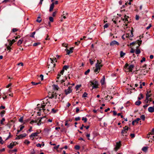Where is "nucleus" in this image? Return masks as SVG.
Instances as JSON below:
<instances>
[{"label": "nucleus", "instance_id": "nucleus-9", "mask_svg": "<svg viewBox=\"0 0 154 154\" xmlns=\"http://www.w3.org/2000/svg\"><path fill=\"white\" fill-rule=\"evenodd\" d=\"M121 144L120 141L119 142H117L116 144V145L115 147L114 148V150L116 151H117L120 148Z\"/></svg>", "mask_w": 154, "mask_h": 154}, {"label": "nucleus", "instance_id": "nucleus-28", "mask_svg": "<svg viewBox=\"0 0 154 154\" xmlns=\"http://www.w3.org/2000/svg\"><path fill=\"white\" fill-rule=\"evenodd\" d=\"M37 106L38 108L39 109V111H41L42 110V109H41V104H38L37 105Z\"/></svg>", "mask_w": 154, "mask_h": 154}, {"label": "nucleus", "instance_id": "nucleus-5", "mask_svg": "<svg viewBox=\"0 0 154 154\" xmlns=\"http://www.w3.org/2000/svg\"><path fill=\"white\" fill-rule=\"evenodd\" d=\"M129 129V128L128 126H126L123 128V129L122 130L121 133L122 135L124 136L127 137L128 134L127 133V131Z\"/></svg>", "mask_w": 154, "mask_h": 154}, {"label": "nucleus", "instance_id": "nucleus-31", "mask_svg": "<svg viewBox=\"0 0 154 154\" xmlns=\"http://www.w3.org/2000/svg\"><path fill=\"white\" fill-rule=\"evenodd\" d=\"M38 122V120H37V119L35 120H32L30 121V123L31 124H32L33 123H37Z\"/></svg>", "mask_w": 154, "mask_h": 154}, {"label": "nucleus", "instance_id": "nucleus-17", "mask_svg": "<svg viewBox=\"0 0 154 154\" xmlns=\"http://www.w3.org/2000/svg\"><path fill=\"white\" fill-rule=\"evenodd\" d=\"M42 119V118H38L37 120H38V122H37V125H40L41 124V119Z\"/></svg>", "mask_w": 154, "mask_h": 154}, {"label": "nucleus", "instance_id": "nucleus-23", "mask_svg": "<svg viewBox=\"0 0 154 154\" xmlns=\"http://www.w3.org/2000/svg\"><path fill=\"white\" fill-rule=\"evenodd\" d=\"M125 54V53L121 51L120 52V56L121 57H123Z\"/></svg>", "mask_w": 154, "mask_h": 154}, {"label": "nucleus", "instance_id": "nucleus-53", "mask_svg": "<svg viewBox=\"0 0 154 154\" xmlns=\"http://www.w3.org/2000/svg\"><path fill=\"white\" fill-rule=\"evenodd\" d=\"M109 25L107 23H106L105 24V25L103 26V27L104 29L107 28L108 27Z\"/></svg>", "mask_w": 154, "mask_h": 154}, {"label": "nucleus", "instance_id": "nucleus-13", "mask_svg": "<svg viewBox=\"0 0 154 154\" xmlns=\"http://www.w3.org/2000/svg\"><path fill=\"white\" fill-rule=\"evenodd\" d=\"M105 76L104 75L103 76L102 78L100 81V82L101 83L102 85H103L105 84Z\"/></svg>", "mask_w": 154, "mask_h": 154}, {"label": "nucleus", "instance_id": "nucleus-24", "mask_svg": "<svg viewBox=\"0 0 154 154\" xmlns=\"http://www.w3.org/2000/svg\"><path fill=\"white\" fill-rule=\"evenodd\" d=\"M41 21H42V19H41V17H37V18L36 20V22H37L38 23H39L41 22Z\"/></svg>", "mask_w": 154, "mask_h": 154}, {"label": "nucleus", "instance_id": "nucleus-47", "mask_svg": "<svg viewBox=\"0 0 154 154\" xmlns=\"http://www.w3.org/2000/svg\"><path fill=\"white\" fill-rule=\"evenodd\" d=\"M62 46L65 47L66 48L68 47V44L65 43H63L62 45Z\"/></svg>", "mask_w": 154, "mask_h": 154}, {"label": "nucleus", "instance_id": "nucleus-61", "mask_svg": "<svg viewBox=\"0 0 154 154\" xmlns=\"http://www.w3.org/2000/svg\"><path fill=\"white\" fill-rule=\"evenodd\" d=\"M74 49L73 47H72L70 48V50H69L70 51L71 53H72L73 52V50Z\"/></svg>", "mask_w": 154, "mask_h": 154}, {"label": "nucleus", "instance_id": "nucleus-34", "mask_svg": "<svg viewBox=\"0 0 154 154\" xmlns=\"http://www.w3.org/2000/svg\"><path fill=\"white\" fill-rule=\"evenodd\" d=\"M140 51L139 49H137L135 52V53L137 54H139L140 53Z\"/></svg>", "mask_w": 154, "mask_h": 154}, {"label": "nucleus", "instance_id": "nucleus-52", "mask_svg": "<svg viewBox=\"0 0 154 154\" xmlns=\"http://www.w3.org/2000/svg\"><path fill=\"white\" fill-rule=\"evenodd\" d=\"M67 79V77H66L65 79L61 80L60 81V82L61 83H64L65 82V80H66Z\"/></svg>", "mask_w": 154, "mask_h": 154}, {"label": "nucleus", "instance_id": "nucleus-7", "mask_svg": "<svg viewBox=\"0 0 154 154\" xmlns=\"http://www.w3.org/2000/svg\"><path fill=\"white\" fill-rule=\"evenodd\" d=\"M39 132H36L32 133L29 136L30 138L32 139L33 140L34 137H35L38 136V135L39 134Z\"/></svg>", "mask_w": 154, "mask_h": 154}, {"label": "nucleus", "instance_id": "nucleus-22", "mask_svg": "<svg viewBox=\"0 0 154 154\" xmlns=\"http://www.w3.org/2000/svg\"><path fill=\"white\" fill-rule=\"evenodd\" d=\"M141 102L140 101V100H138L135 102V104L137 106H139L141 104Z\"/></svg>", "mask_w": 154, "mask_h": 154}, {"label": "nucleus", "instance_id": "nucleus-26", "mask_svg": "<svg viewBox=\"0 0 154 154\" xmlns=\"http://www.w3.org/2000/svg\"><path fill=\"white\" fill-rule=\"evenodd\" d=\"M5 110H3L0 112V115L2 117L4 114L5 113Z\"/></svg>", "mask_w": 154, "mask_h": 154}, {"label": "nucleus", "instance_id": "nucleus-19", "mask_svg": "<svg viewBox=\"0 0 154 154\" xmlns=\"http://www.w3.org/2000/svg\"><path fill=\"white\" fill-rule=\"evenodd\" d=\"M148 147L147 146H144L143 147L142 149V150L144 152H146L148 149Z\"/></svg>", "mask_w": 154, "mask_h": 154}, {"label": "nucleus", "instance_id": "nucleus-58", "mask_svg": "<svg viewBox=\"0 0 154 154\" xmlns=\"http://www.w3.org/2000/svg\"><path fill=\"white\" fill-rule=\"evenodd\" d=\"M61 75L62 74L60 73H60H59L57 75V79H59L60 77L61 76Z\"/></svg>", "mask_w": 154, "mask_h": 154}, {"label": "nucleus", "instance_id": "nucleus-62", "mask_svg": "<svg viewBox=\"0 0 154 154\" xmlns=\"http://www.w3.org/2000/svg\"><path fill=\"white\" fill-rule=\"evenodd\" d=\"M39 77L41 78V80L42 81L43 80V75H42L41 74L40 75Z\"/></svg>", "mask_w": 154, "mask_h": 154}, {"label": "nucleus", "instance_id": "nucleus-36", "mask_svg": "<svg viewBox=\"0 0 154 154\" xmlns=\"http://www.w3.org/2000/svg\"><path fill=\"white\" fill-rule=\"evenodd\" d=\"M87 95H88V94L86 92H85L82 96V97H87Z\"/></svg>", "mask_w": 154, "mask_h": 154}, {"label": "nucleus", "instance_id": "nucleus-63", "mask_svg": "<svg viewBox=\"0 0 154 154\" xmlns=\"http://www.w3.org/2000/svg\"><path fill=\"white\" fill-rule=\"evenodd\" d=\"M122 20L123 21H124V22L125 23V21H128V19L127 18H126L125 17L123 19H122Z\"/></svg>", "mask_w": 154, "mask_h": 154}, {"label": "nucleus", "instance_id": "nucleus-2", "mask_svg": "<svg viewBox=\"0 0 154 154\" xmlns=\"http://www.w3.org/2000/svg\"><path fill=\"white\" fill-rule=\"evenodd\" d=\"M97 63L95 65V69L94 70V72H99L100 68L102 67L103 65L101 64V62H99V60H97Z\"/></svg>", "mask_w": 154, "mask_h": 154}, {"label": "nucleus", "instance_id": "nucleus-16", "mask_svg": "<svg viewBox=\"0 0 154 154\" xmlns=\"http://www.w3.org/2000/svg\"><path fill=\"white\" fill-rule=\"evenodd\" d=\"M54 2H53L50 5L49 9V11H52L54 8Z\"/></svg>", "mask_w": 154, "mask_h": 154}, {"label": "nucleus", "instance_id": "nucleus-35", "mask_svg": "<svg viewBox=\"0 0 154 154\" xmlns=\"http://www.w3.org/2000/svg\"><path fill=\"white\" fill-rule=\"evenodd\" d=\"M69 68V66H68L65 65L64 66L63 68V69L64 70H67V69H68Z\"/></svg>", "mask_w": 154, "mask_h": 154}, {"label": "nucleus", "instance_id": "nucleus-20", "mask_svg": "<svg viewBox=\"0 0 154 154\" xmlns=\"http://www.w3.org/2000/svg\"><path fill=\"white\" fill-rule=\"evenodd\" d=\"M50 60H51V62L52 63L54 62V61H55L56 62H57L56 58L55 57L53 58H50Z\"/></svg>", "mask_w": 154, "mask_h": 154}, {"label": "nucleus", "instance_id": "nucleus-32", "mask_svg": "<svg viewBox=\"0 0 154 154\" xmlns=\"http://www.w3.org/2000/svg\"><path fill=\"white\" fill-rule=\"evenodd\" d=\"M24 143H25L26 144L28 145L29 144L30 142L28 140H24Z\"/></svg>", "mask_w": 154, "mask_h": 154}, {"label": "nucleus", "instance_id": "nucleus-29", "mask_svg": "<svg viewBox=\"0 0 154 154\" xmlns=\"http://www.w3.org/2000/svg\"><path fill=\"white\" fill-rule=\"evenodd\" d=\"M140 118V119H141L143 121H144L145 120V116L144 115H142L141 116Z\"/></svg>", "mask_w": 154, "mask_h": 154}, {"label": "nucleus", "instance_id": "nucleus-30", "mask_svg": "<svg viewBox=\"0 0 154 154\" xmlns=\"http://www.w3.org/2000/svg\"><path fill=\"white\" fill-rule=\"evenodd\" d=\"M31 83L32 84V85H37L38 84H41V82H38V83H35L34 82H31Z\"/></svg>", "mask_w": 154, "mask_h": 154}, {"label": "nucleus", "instance_id": "nucleus-49", "mask_svg": "<svg viewBox=\"0 0 154 154\" xmlns=\"http://www.w3.org/2000/svg\"><path fill=\"white\" fill-rule=\"evenodd\" d=\"M142 42V41L141 40H138V42L137 43L139 45V46H140V45L141 44Z\"/></svg>", "mask_w": 154, "mask_h": 154}, {"label": "nucleus", "instance_id": "nucleus-14", "mask_svg": "<svg viewBox=\"0 0 154 154\" xmlns=\"http://www.w3.org/2000/svg\"><path fill=\"white\" fill-rule=\"evenodd\" d=\"M15 145L16 144H14V143H11L9 145L7 146V147L9 149H12Z\"/></svg>", "mask_w": 154, "mask_h": 154}, {"label": "nucleus", "instance_id": "nucleus-11", "mask_svg": "<svg viewBox=\"0 0 154 154\" xmlns=\"http://www.w3.org/2000/svg\"><path fill=\"white\" fill-rule=\"evenodd\" d=\"M115 45H119V43L115 40H113L112 41L110 44V45L111 46H113Z\"/></svg>", "mask_w": 154, "mask_h": 154}, {"label": "nucleus", "instance_id": "nucleus-18", "mask_svg": "<svg viewBox=\"0 0 154 154\" xmlns=\"http://www.w3.org/2000/svg\"><path fill=\"white\" fill-rule=\"evenodd\" d=\"M23 41V39H20L19 40L18 42H17V45H20L22 43Z\"/></svg>", "mask_w": 154, "mask_h": 154}, {"label": "nucleus", "instance_id": "nucleus-59", "mask_svg": "<svg viewBox=\"0 0 154 154\" xmlns=\"http://www.w3.org/2000/svg\"><path fill=\"white\" fill-rule=\"evenodd\" d=\"M19 121L21 122H23V118L22 117H21L19 119Z\"/></svg>", "mask_w": 154, "mask_h": 154}, {"label": "nucleus", "instance_id": "nucleus-56", "mask_svg": "<svg viewBox=\"0 0 154 154\" xmlns=\"http://www.w3.org/2000/svg\"><path fill=\"white\" fill-rule=\"evenodd\" d=\"M80 119V118L79 117H76L75 118V120L76 121L79 120Z\"/></svg>", "mask_w": 154, "mask_h": 154}, {"label": "nucleus", "instance_id": "nucleus-6", "mask_svg": "<svg viewBox=\"0 0 154 154\" xmlns=\"http://www.w3.org/2000/svg\"><path fill=\"white\" fill-rule=\"evenodd\" d=\"M50 103L49 101L45 102H44V101H43L42 102V103H41V108H42V110H43L44 109H45V107L46 105L48 104V106H49Z\"/></svg>", "mask_w": 154, "mask_h": 154}, {"label": "nucleus", "instance_id": "nucleus-39", "mask_svg": "<svg viewBox=\"0 0 154 154\" xmlns=\"http://www.w3.org/2000/svg\"><path fill=\"white\" fill-rule=\"evenodd\" d=\"M35 32H32L30 35V37H32V38H34V35L35 34Z\"/></svg>", "mask_w": 154, "mask_h": 154}, {"label": "nucleus", "instance_id": "nucleus-43", "mask_svg": "<svg viewBox=\"0 0 154 154\" xmlns=\"http://www.w3.org/2000/svg\"><path fill=\"white\" fill-rule=\"evenodd\" d=\"M90 72V69H88L85 72V74L86 75H88V74Z\"/></svg>", "mask_w": 154, "mask_h": 154}, {"label": "nucleus", "instance_id": "nucleus-3", "mask_svg": "<svg viewBox=\"0 0 154 154\" xmlns=\"http://www.w3.org/2000/svg\"><path fill=\"white\" fill-rule=\"evenodd\" d=\"M90 85H92V88L95 89L98 88V82L96 79H94L89 82Z\"/></svg>", "mask_w": 154, "mask_h": 154}, {"label": "nucleus", "instance_id": "nucleus-12", "mask_svg": "<svg viewBox=\"0 0 154 154\" xmlns=\"http://www.w3.org/2000/svg\"><path fill=\"white\" fill-rule=\"evenodd\" d=\"M148 111L151 113L154 112V105L152 107H149L148 108Z\"/></svg>", "mask_w": 154, "mask_h": 154}, {"label": "nucleus", "instance_id": "nucleus-51", "mask_svg": "<svg viewBox=\"0 0 154 154\" xmlns=\"http://www.w3.org/2000/svg\"><path fill=\"white\" fill-rule=\"evenodd\" d=\"M11 151V152L10 151L9 152V153H10L11 152V153H12L13 152H17V149H14L12 150H10Z\"/></svg>", "mask_w": 154, "mask_h": 154}, {"label": "nucleus", "instance_id": "nucleus-48", "mask_svg": "<svg viewBox=\"0 0 154 154\" xmlns=\"http://www.w3.org/2000/svg\"><path fill=\"white\" fill-rule=\"evenodd\" d=\"M30 154H35V152L34 149L31 150Z\"/></svg>", "mask_w": 154, "mask_h": 154}, {"label": "nucleus", "instance_id": "nucleus-25", "mask_svg": "<svg viewBox=\"0 0 154 154\" xmlns=\"http://www.w3.org/2000/svg\"><path fill=\"white\" fill-rule=\"evenodd\" d=\"M57 110H55L54 108H53L51 109V113H55L57 112Z\"/></svg>", "mask_w": 154, "mask_h": 154}, {"label": "nucleus", "instance_id": "nucleus-10", "mask_svg": "<svg viewBox=\"0 0 154 154\" xmlns=\"http://www.w3.org/2000/svg\"><path fill=\"white\" fill-rule=\"evenodd\" d=\"M72 87L69 86L67 89H65L64 91L65 94L67 95L72 92V90L71 89Z\"/></svg>", "mask_w": 154, "mask_h": 154}, {"label": "nucleus", "instance_id": "nucleus-50", "mask_svg": "<svg viewBox=\"0 0 154 154\" xmlns=\"http://www.w3.org/2000/svg\"><path fill=\"white\" fill-rule=\"evenodd\" d=\"M20 131H21L24 128V126L22 125H20Z\"/></svg>", "mask_w": 154, "mask_h": 154}, {"label": "nucleus", "instance_id": "nucleus-8", "mask_svg": "<svg viewBox=\"0 0 154 154\" xmlns=\"http://www.w3.org/2000/svg\"><path fill=\"white\" fill-rule=\"evenodd\" d=\"M27 134L26 133H23L22 134H21L15 138L16 140H19L20 139H22L23 137H25L26 136Z\"/></svg>", "mask_w": 154, "mask_h": 154}, {"label": "nucleus", "instance_id": "nucleus-46", "mask_svg": "<svg viewBox=\"0 0 154 154\" xmlns=\"http://www.w3.org/2000/svg\"><path fill=\"white\" fill-rule=\"evenodd\" d=\"M49 20H50V22H52L54 21V18L52 17H49Z\"/></svg>", "mask_w": 154, "mask_h": 154}, {"label": "nucleus", "instance_id": "nucleus-55", "mask_svg": "<svg viewBox=\"0 0 154 154\" xmlns=\"http://www.w3.org/2000/svg\"><path fill=\"white\" fill-rule=\"evenodd\" d=\"M81 85H77L75 86V88L76 90H78L79 88L81 87Z\"/></svg>", "mask_w": 154, "mask_h": 154}, {"label": "nucleus", "instance_id": "nucleus-37", "mask_svg": "<svg viewBox=\"0 0 154 154\" xmlns=\"http://www.w3.org/2000/svg\"><path fill=\"white\" fill-rule=\"evenodd\" d=\"M54 90H58L59 89V87L57 85H54Z\"/></svg>", "mask_w": 154, "mask_h": 154}, {"label": "nucleus", "instance_id": "nucleus-42", "mask_svg": "<svg viewBox=\"0 0 154 154\" xmlns=\"http://www.w3.org/2000/svg\"><path fill=\"white\" fill-rule=\"evenodd\" d=\"M60 146V145H58L57 146H55L53 147V149H56L57 150V152H59V151L58 150H57V149L59 148V147Z\"/></svg>", "mask_w": 154, "mask_h": 154}, {"label": "nucleus", "instance_id": "nucleus-54", "mask_svg": "<svg viewBox=\"0 0 154 154\" xmlns=\"http://www.w3.org/2000/svg\"><path fill=\"white\" fill-rule=\"evenodd\" d=\"M146 58L144 57H143L142 58V59L141 60L140 62L141 63H143V62L145 61Z\"/></svg>", "mask_w": 154, "mask_h": 154}, {"label": "nucleus", "instance_id": "nucleus-60", "mask_svg": "<svg viewBox=\"0 0 154 154\" xmlns=\"http://www.w3.org/2000/svg\"><path fill=\"white\" fill-rule=\"evenodd\" d=\"M68 121H66L65 122V126H67L68 127H69V125L68 124Z\"/></svg>", "mask_w": 154, "mask_h": 154}, {"label": "nucleus", "instance_id": "nucleus-15", "mask_svg": "<svg viewBox=\"0 0 154 154\" xmlns=\"http://www.w3.org/2000/svg\"><path fill=\"white\" fill-rule=\"evenodd\" d=\"M48 106V108L47 109H46V110H47V112H45V114H49L50 113H49V112L50 111L51 109V105H49V106Z\"/></svg>", "mask_w": 154, "mask_h": 154}, {"label": "nucleus", "instance_id": "nucleus-44", "mask_svg": "<svg viewBox=\"0 0 154 154\" xmlns=\"http://www.w3.org/2000/svg\"><path fill=\"white\" fill-rule=\"evenodd\" d=\"M5 119L4 118H3L0 121V124L2 125H4L3 122L5 121Z\"/></svg>", "mask_w": 154, "mask_h": 154}, {"label": "nucleus", "instance_id": "nucleus-41", "mask_svg": "<svg viewBox=\"0 0 154 154\" xmlns=\"http://www.w3.org/2000/svg\"><path fill=\"white\" fill-rule=\"evenodd\" d=\"M82 120L84 121V122L86 123L87 122V119L86 117H83L82 118Z\"/></svg>", "mask_w": 154, "mask_h": 154}, {"label": "nucleus", "instance_id": "nucleus-45", "mask_svg": "<svg viewBox=\"0 0 154 154\" xmlns=\"http://www.w3.org/2000/svg\"><path fill=\"white\" fill-rule=\"evenodd\" d=\"M40 44L41 43L40 42L35 43H34L33 44V46H35L38 45H40Z\"/></svg>", "mask_w": 154, "mask_h": 154}, {"label": "nucleus", "instance_id": "nucleus-4", "mask_svg": "<svg viewBox=\"0 0 154 154\" xmlns=\"http://www.w3.org/2000/svg\"><path fill=\"white\" fill-rule=\"evenodd\" d=\"M61 96V94H60L59 95V96L57 95L56 93L53 92L51 95V96L49 97L50 98L52 99L54 98H55V99H57V97L58 98V100H57L58 101H60L63 99L62 97L61 96V98L60 97Z\"/></svg>", "mask_w": 154, "mask_h": 154}, {"label": "nucleus", "instance_id": "nucleus-1", "mask_svg": "<svg viewBox=\"0 0 154 154\" xmlns=\"http://www.w3.org/2000/svg\"><path fill=\"white\" fill-rule=\"evenodd\" d=\"M134 67V65H131L129 66L128 63H126L125 65L124 70L126 72H132V70Z\"/></svg>", "mask_w": 154, "mask_h": 154}, {"label": "nucleus", "instance_id": "nucleus-27", "mask_svg": "<svg viewBox=\"0 0 154 154\" xmlns=\"http://www.w3.org/2000/svg\"><path fill=\"white\" fill-rule=\"evenodd\" d=\"M151 96V94H149V92H147L146 94V99H147L149 97H150Z\"/></svg>", "mask_w": 154, "mask_h": 154}, {"label": "nucleus", "instance_id": "nucleus-40", "mask_svg": "<svg viewBox=\"0 0 154 154\" xmlns=\"http://www.w3.org/2000/svg\"><path fill=\"white\" fill-rule=\"evenodd\" d=\"M140 120V118H137L135 120H134V121L136 122L137 124L138 123V121Z\"/></svg>", "mask_w": 154, "mask_h": 154}, {"label": "nucleus", "instance_id": "nucleus-21", "mask_svg": "<svg viewBox=\"0 0 154 154\" xmlns=\"http://www.w3.org/2000/svg\"><path fill=\"white\" fill-rule=\"evenodd\" d=\"M154 135V128L152 129L151 132L149 133V135Z\"/></svg>", "mask_w": 154, "mask_h": 154}, {"label": "nucleus", "instance_id": "nucleus-33", "mask_svg": "<svg viewBox=\"0 0 154 154\" xmlns=\"http://www.w3.org/2000/svg\"><path fill=\"white\" fill-rule=\"evenodd\" d=\"M140 95L141 97H138V100H141V99H143V95L142 94H140Z\"/></svg>", "mask_w": 154, "mask_h": 154}, {"label": "nucleus", "instance_id": "nucleus-57", "mask_svg": "<svg viewBox=\"0 0 154 154\" xmlns=\"http://www.w3.org/2000/svg\"><path fill=\"white\" fill-rule=\"evenodd\" d=\"M66 52L67 53V54L68 55H69L71 53L70 51L68 49H67L66 50Z\"/></svg>", "mask_w": 154, "mask_h": 154}, {"label": "nucleus", "instance_id": "nucleus-38", "mask_svg": "<svg viewBox=\"0 0 154 154\" xmlns=\"http://www.w3.org/2000/svg\"><path fill=\"white\" fill-rule=\"evenodd\" d=\"M80 146L78 145H75V149L76 150H79L80 149Z\"/></svg>", "mask_w": 154, "mask_h": 154}, {"label": "nucleus", "instance_id": "nucleus-64", "mask_svg": "<svg viewBox=\"0 0 154 154\" xmlns=\"http://www.w3.org/2000/svg\"><path fill=\"white\" fill-rule=\"evenodd\" d=\"M13 32H15L17 31V29L16 28H13L12 29Z\"/></svg>", "mask_w": 154, "mask_h": 154}]
</instances>
